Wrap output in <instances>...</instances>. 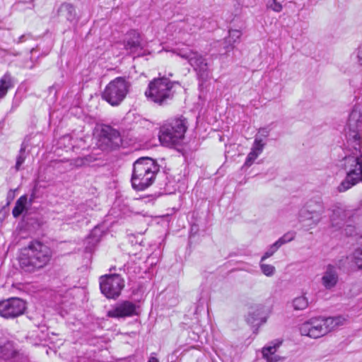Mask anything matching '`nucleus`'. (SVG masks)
Instances as JSON below:
<instances>
[{"instance_id": "a18cd8bd", "label": "nucleus", "mask_w": 362, "mask_h": 362, "mask_svg": "<svg viewBox=\"0 0 362 362\" xmlns=\"http://www.w3.org/2000/svg\"><path fill=\"white\" fill-rule=\"evenodd\" d=\"M361 208L362 209V200H361Z\"/></svg>"}, {"instance_id": "4468645a", "label": "nucleus", "mask_w": 362, "mask_h": 362, "mask_svg": "<svg viewBox=\"0 0 362 362\" xmlns=\"http://www.w3.org/2000/svg\"><path fill=\"white\" fill-rule=\"evenodd\" d=\"M136 314V304L128 300L117 303L107 312V316L114 318L130 317Z\"/></svg>"}, {"instance_id": "dca6fc26", "label": "nucleus", "mask_w": 362, "mask_h": 362, "mask_svg": "<svg viewBox=\"0 0 362 362\" xmlns=\"http://www.w3.org/2000/svg\"><path fill=\"white\" fill-rule=\"evenodd\" d=\"M242 35L240 30H229L228 36L223 42H216V45H222L223 49L218 50L221 55L226 54L234 49V44L239 42Z\"/></svg>"}, {"instance_id": "20e7f679", "label": "nucleus", "mask_w": 362, "mask_h": 362, "mask_svg": "<svg viewBox=\"0 0 362 362\" xmlns=\"http://www.w3.org/2000/svg\"><path fill=\"white\" fill-rule=\"evenodd\" d=\"M344 320V318L341 316L311 317L300 324L298 329L302 336L318 339L326 335L336 327L342 325Z\"/></svg>"}, {"instance_id": "c756f323", "label": "nucleus", "mask_w": 362, "mask_h": 362, "mask_svg": "<svg viewBox=\"0 0 362 362\" xmlns=\"http://www.w3.org/2000/svg\"><path fill=\"white\" fill-rule=\"evenodd\" d=\"M283 0H270L267 4V7L275 12H281L283 9L281 2Z\"/></svg>"}, {"instance_id": "0eeeda50", "label": "nucleus", "mask_w": 362, "mask_h": 362, "mask_svg": "<svg viewBox=\"0 0 362 362\" xmlns=\"http://www.w3.org/2000/svg\"><path fill=\"white\" fill-rule=\"evenodd\" d=\"M130 87L131 83L127 78L117 77L105 86L102 98L112 106H117L124 100Z\"/></svg>"}, {"instance_id": "b1692460", "label": "nucleus", "mask_w": 362, "mask_h": 362, "mask_svg": "<svg viewBox=\"0 0 362 362\" xmlns=\"http://www.w3.org/2000/svg\"><path fill=\"white\" fill-rule=\"evenodd\" d=\"M308 305L309 301L305 294L296 297L292 300V306L294 310H304L308 307Z\"/></svg>"}, {"instance_id": "a19ab883", "label": "nucleus", "mask_w": 362, "mask_h": 362, "mask_svg": "<svg viewBox=\"0 0 362 362\" xmlns=\"http://www.w3.org/2000/svg\"><path fill=\"white\" fill-rule=\"evenodd\" d=\"M30 37V35L29 34L28 35H22L21 36H20L18 40H16V42L17 43H21L24 41H25L26 40H28V38Z\"/></svg>"}, {"instance_id": "ddd939ff", "label": "nucleus", "mask_w": 362, "mask_h": 362, "mask_svg": "<svg viewBox=\"0 0 362 362\" xmlns=\"http://www.w3.org/2000/svg\"><path fill=\"white\" fill-rule=\"evenodd\" d=\"M339 269V267L331 264L325 267L321 277V284L326 290H332L337 285Z\"/></svg>"}, {"instance_id": "aec40b11", "label": "nucleus", "mask_w": 362, "mask_h": 362, "mask_svg": "<svg viewBox=\"0 0 362 362\" xmlns=\"http://www.w3.org/2000/svg\"><path fill=\"white\" fill-rule=\"evenodd\" d=\"M281 344V341H272L270 345L263 348L262 355L267 362H279L284 359V358L275 354Z\"/></svg>"}, {"instance_id": "a878e982", "label": "nucleus", "mask_w": 362, "mask_h": 362, "mask_svg": "<svg viewBox=\"0 0 362 362\" xmlns=\"http://www.w3.org/2000/svg\"><path fill=\"white\" fill-rule=\"evenodd\" d=\"M351 269H362V249L359 248L354 251L353 254Z\"/></svg>"}, {"instance_id": "423d86ee", "label": "nucleus", "mask_w": 362, "mask_h": 362, "mask_svg": "<svg viewBox=\"0 0 362 362\" xmlns=\"http://www.w3.org/2000/svg\"><path fill=\"white\" fill-rule=\"evenodd\" d=\"M188 127V122L182 115L171 119L160 127L159 140L166 146H175L180 144L185 137Z\"/></svg>"}, {"instance_id": "9d476101", "label": "nucleus", "mask_w": 362, "mask_h": 362, "mask_svg": "<svg viewBox=\"0 0 362 362\" xmlns=\"http://www.w3.org/2000/svg\"><path fill=\"white\" fill-rule=\"evenodd\" d=\"M97 136L98 146L102 150L117 148L122 143L120 133L109 125L102 126Z\"/></svg>"}, {"instance_id": "e433bc0d", "label": "nucleus", "mask_w": 362, "mask_h": 362, "mask_svg": "<svg viewBox=\"0 0 362 362\" xmlns=\"http://www.w3.org/2000/svg\"><path fill=\"white\" fill-rule=\"evenodd\" d=\"M269 134V129L268 128H260L258 131L257 134L255 136H259L264 139L267 138Z\"/></svg>"}, {"instance_id": "f257e3e1", "label": "nucleus", "mask_w": 362, "mask_h": 362, "mask_svg": "<svg viewBox=\"0 0 362 362\" xmlns=\"http://www.w3.org/2000/svg\"><path fill=\"white\" fill-rule=\"evenodd\" d=\"M345 132L348 154L339 164L346 174L337 187L340 192L362 181V115L358 110L354 108L350 113Z\"/></svg>"}, {"instance_id": "9b49d317", "label": "nucleus", "mask_w": 362, "mask_h": 362, "mask_svg": "<svg viewBox=\"0 0 362 362\" xmlns=\"http://www.w3.org/2000/svg\"><path fill=\"white\" fill-rule=\"evenodd\" d=\"M26 310V303L20 298L13 297L0 301V316L14 319L22 315Z\"/></svg>"}, {"instance_id": "2f4dec72", "label": "nucleus", "mask_w": 362, "mask_h": 362, "mask_svg": "<svg viewBox=\"0 0 362 362\" xmlns=\"http://www.w3.org/2000/svg\"><path fill=\"white\" fill-rule=\"evenodd\" d=\"M92 159L90 156L84 157H78L73 160V164L76 167H81L88 164L91 162Z\"/></svg>"}, {"instance_id": "f8f14e48", "label": "nucleus", "mask_w": 362, "mask_h": 362, "mask_svg": "<svg viewBox=\"0 0 362 362\" xmlns=\"http://www.w3.org/2000/svg\"><path fill=\"white\" fill-rule=\"evenodd\" d=\"M179 56L188 60L190 65L194 68L199 80V86L204 83V58L197 52L190 49L180 50L177 53Z\"/></svg>"}, {"instance_id": "6ab92c4d", "label": "nucleus", "mask_w": 362, "mask_h": 362, "mask_svg": "<svg viewBox=\"0 0 362 362\" xmlns=\"http://www.w3.org/2000/svg\"><path fill=\"white\" fill-rule=\"evenodd\" d=\"M57 15L70 23H77L78 21L75 6L70 3H62L57 9Z\"/></svg>"}, {"instance_id": "393cba45", "label": "nucleus", "mask_w": 362, "mask_h": 362, "mask_svg": "<svg viewBox=\"0 0 362 362\" xmlns=\"http://www.w3.org/2000/svg\"><path fill=\"white\" fill-rule=\"evenodd\" d=\"M15 355L14 350L10 343L0 344V358L9 360Z\"/></svg>"}, {"instance_id": "7c9ffc66", "label": "nucleus", "mask_w": 362, "mask_h": 362, "mask_svg": "<svg viewBox=\"0 0 362 362\" xmlns=\"http://www.w3.org/2000/svg\"><path fill=\"white\" fill-rule=\"evenodd\" d=\"M260 269L262 272L267 276H272L276 272L275 267L271 264H260Z\"/></svg>"}, {"instance_id": "bb28decb", "label": "nucleus", "mask_w": 362, "mask_h": 362, "mask_svg": "<svg viewBox=\"0 0 362 362\" xmlns=\"http://www.w3.org/2000/svg\"><path fill=\"white\" fill-rule=\"evenodd\" d=\"M28 147V145L25 144V142H23L21 146V149L19 151V155L16 158V170H19L22 164L24 163L25 159V152Z\"/></svg>"}, {"instance_id": "f03ea898", "label": "nucleus", "mask_w": 362, "mask_h": 362, "mask_svg": "<svg viewBox=\"0 0 362 362\" xmlns=\"http://www.w3.org/2000/svg\"><path fill=\"white\" fill-rule=\"evenodd\" d=\"M51 250L39 241L31 242L21 251L19 257L21 268L25 272H33L44 267L49 261Z\"/></svg>"}, {"instance_id": "1a4fd4ad", "label": "nucleus", "mask_w": 362, "mask_h": 362, "mask_svg": "<svg viewBox=\"0 0 362 362\" xmlns=\"http://www.w3.org/2000/svg\"><path fill=\"white\" fill-rule=\"evenodd\" d=\"M124 287V280L119 274H110L100 276V288L107 298H116Z\"/></svg>"}, {"instance_id": "c9c22d12", "label": "nucleus", "mask_w": 362, "mask_h": 362, "mask_svg": "<svg viewBox=\"0 0 362 362\" xmlns=\"http://www.w3.org/2000/svg\"><path fill=\"white\" fill-rule=\"evenodd\" d=\"M356 54V59L357 61V63L362 66V42L359 45L358 48L355 51Z\"/></svg>"}, {"instance_id": "58836bf2", "label": "nucleus", "mask_w": 362, "mask_h": 362, "mask_svg": "<svg viewBox=\"0 0 362 362\" xmlns=\"http://www.w3.org/2000/svg\"><path fill=\"white\" fill-rule=\"evenodd\" d=\"M288 242L286 241V239L284 238V236L281 237L278 240H276L274 245L276 246L278 249L282 246L283 245L287 243Z\"/></svg>"}, {"instance_id": "f704fd0d", "label": "nucleus", "mask_w": 362, "mask_h": 362, "mask_svg": "<svg viewBox=\"0 0 362 362\" xmlns=\"http://www.w3.org/2000/svg\"><path fill=\"white\" fill-rule=\"evenodd\" d=\"M278 250V248L274 246V244H272L269 248L265 252L264 255L261 258V262L264 261L266 259L272 256L276 251Z\"/></svg>"}, {"instance_id": "39448f33", "label": "nucleus", "mask_w": 362, "mask_h": 362, "mask_svg": "<svg viewBox=\"0 0 362 362\" xmlns=\"http://www.w3.org/2000/svg\"><path fill=\"white\" fill-rule=\"evenodd\" d=\"M175 83L165 77L154 78L148 83L145 95L148 101L157 105H168L175 95Z\"/></svg>"}, {"instance_id": "412c9836", "label": "nucleus", "mask_w": 362, "mask_h": 362, "mask_svg": "<svg viewBox=\"0 0 362 362\" xmlns=\"http://www.w3.org/2000/svg\"><path fill=\"white\" fill-rule=\"evenodd\" d=\"M14 84L15 78L8 72L0 78V100L6 95L8 90L12 88Z\"/></svg>"}, {"instance_id": "79ce46f5", "label": "nucleus", "mask_w": 362, "mask_h": 362, "mask_svg": "<svg viewBox=\"0 0 362 362\" xmlns=\"http://www.w3.org/2000/svg\"><path fill=\"white\" fill-rule=\"evenodd\" d=\"M154 355L155 354H151L148 362H159L158 359Z\"/></svg>"}, {"instance_id": "ea45409f", "label": "nucleus", "mask_w": 362, "mask_h": 362, "mask_svg": "<svg viewBox=\"0 0 362 362\" xmlns=\"http://www.w3.org/2000/svg\"><path fill=\"white\" fill-rule=\"evenodd\" d=\"M35 191H36V188L35 187L32 191V193L30 196L29 200H28L30 205H31L33 204V202H34V200L37 198V196L35 194Z\"/></svg>"}, {"instance_id": "f3484780", "label": "nucleus", "mask_w": 362, "mask_h": 362, "mask_svg": "<svg viewBox=\"0 0 362 362\" xmlns=\"http://www.w3.org/2000/svg\"><path fill=\"white\" fill-rule=\"evenodd\" d=\"M233 349L230 346H226L218 350H214L209 353V358L211 362H233Z\"/></svg>"}, {"instance_id": "cd10ccee", "label": "nucleus", "mask_w": 362, "mask_h": 362, "mask_svg": "<svg viewBox=\"0 0 362 362\" xmlns=\"http://www.w3.org/2000/svg\"><path fill=\"white\" fill-rule=\"evenodd\" d=\"M266 145V143L263 141V139L259 136L255 137V141L251 148V151H255V153L260 155L263 151V149Z\"/></svg>"}, {"instance_id": "4be33fe9", "label": "nucleus", "mask_w": 362, "mask_h": 362, "mask_svg": "<svg viewBox=\"0 0 362 362\" xmlns=\"http://www.w3.org/2000/svg\"><path fill=\"white\" fill-rule=\"evenodd\" d=\"M103 235V231L100 227L95 226L90 233L87 241L90 246H87L86 249H90L92 247L96 245L101 240Z\"/></svg>"}, {"instance_id": "c85d7f7f", "label": "nucleus", "mask_w": 362, "mask_h": 362, "mask_svg": "<svg viewBox=\"0 0 362 362\" xmlns=\"http://www.w3.org/2000/svg\"><path fill=\"white\" fill-rule=\"evenodd\" d=\"M40 49L39 46H37L36 47L32 48L30 50L31 55L33 54V53L35 51H38ZM38 58V57H37ZM37 59H33V56H30V58L23 63V66L25 69H33L35 66V61H37Z\"/></svg>"}, {"instance_id": "5701e85b", "label": "nucleus", "mask_w": 362, "mask_h": 362, "mask_svg": "<svg viewBox=\"0 0 362 362\" xmlns=\"http://www.w3.org/2000/svg\"><path fill=\"white\" fill-rule=\"evenodd\" d=\"M27 203V195H23L17 199L15 204V206L12 210V214L15 218L18 217L26 209Z\"/></svg>"}, {"instance_id": "c03bdc74", "label": "nucleus", "mask_w": 362, "mask_h": 362, "mask_svg": "<svg viewBox=\"0 0 362 362\" xmlns=\"http://www.w3.org/2000/svg\"><path fill=\"white\" fill-rule=\"evenodd\" d=\"M49 49H50V47L48 49V50L46 52H45L44 56L47 55V54L49 52Z\"/></svg>"}, {"instance_id": "2eb2a0df", "label": "nucleus", "mask_w": 362, "mask_h": 362, "mask_svg": "<svg viewBox=\"0 0 362 362\" xmlns=\"http://www.w3.org/2000/svg\"><path fill=\"white\" fill-rule=\"evenodd\" d=\"M124 48L130 53H136L143 49L141 35L135 30H131L127 33L124 40Z\"/></svg>"}, {"instance_id": "a211bd4d", "label": "nucleus", "mask_w": 362, "mask_h": 362, "mask_svg": "<svg viewBox=\"0 0 362 362\" xmlns=\"http://www.w3.org/2000/svg\"><path fill=\"white\" fill-rule=\"evenodd\" d=\"M264 314V306L260 304L257 305L249 312L247 322L251 325H261L267 321V317Z\"/></svg>"}, {"instance_id": "72a5a7b5", "label": "nucleus", "mask_w": 362, "mask_h": 362, "mask_svg": "<svg viewBox=\"0 0 362 362\" xmlns=\"http://www.w3.org/2000/svg\"><path fill=\"white\" fill-rule=\"evenodd\" d=\"M259 156V155L255 151H250L246 158L244 165L250 167Z\"/></svg>"}, {"instance_id": "4c0bfd02", "label": "nucleus", "mask_w": 362, "mask_h": 362, "mask_svg": "<svg viewBox=\"0 0 362 362\" xmlns=\"http://www.w3.org/2000/svg\"><path fill=\"white\" fill-rule=\"evenodd\" d=\"M283 236L286 239V241L289 243L295 238L296 233L294 231H289L285 233Z\"/></svg>"}, {"instance_id": "473e14b6", "label": "nucleus", "mask_w": 362, "mask_h": 362, "mask_svg": "<svg viewBox=\"0 0 362 362\" xmlns=\"http://www.w3.org/2000/svg\"><path fill=\"white\" fill-rule=\"evenodd\" d=\"M339 210L334 211L332 216L330 218L331 224L333 228H340L343 224V218H339V221H335V216L339 214Z\"/></svg>"}, {"instance_id": "37998d69", "label": "nucleus", "mask_w": 362, "mask_h": 362, "mask_svg": "<svg viewBox=\"0 0 362 362\" xmlns=\"http://www.w3.org/2000/svg\"><path fill=\"white\" fill-rule=\"evenodd\" d=\"M349 227H350V230H351V231H350V233H349V235H352V232H351V231L354 230V228H352V227H351V226H349Z\"/></svg>"}, {"instance_id": "6e6552de", "label": "nucleus", "mask_w": 362, "mask_h": 362, "mask_svg": "<svg viewBox=\"0 0 362 362\" xmlns=\"http://www.w3.org/2000/svg\"><path fill=\"white\" fill-rule=\"evenodd\" d=\"M325 208L320 199H311L303 207L298 214V219L304 226L313 228L322 220Z\"/></svg>"}, {"instance_id": "49530a36", "label": "nucleus", "mask_w": 362, "mask_h": 362, "mask_svg": "<svg viewBox=\"0 0 362 362\" xmlns=\"http://www.w3.org/2000/svg\"><path fill=\"white\" fill-rule=\"evenodd\" d=\"M361 95H362V93H361Z\"/></svg>"}, {"instance_id": "7ed1b4c3", "label": "nucleus", "mask_w": 362, "mask_h": 362, "mask_svg": "<svg viewBox=\"0 0 362 362\" xmlns=\"http://www.w3.org/2000/svg\"><path fill=\"white\" fill-rule=\"evenodd\" d=\"M159 165L150 157H141L133 165L131 178L132 187L136 191H144L155 181L159 172Z\"/></svg>"}]
</instances>
